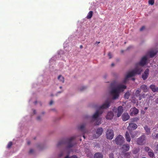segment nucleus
<instances>
[{"label": "nucleus", "mask_w": 158, "mask_h": 158, "mask_svg": "<svg viewBox=\"0 0 158 158\" xmlns=\"http://www.w3.org/2000/svg\"><path fill=\"white\" fill-rule=\"evenodd\" d=\"M148 155L151 157H153L154 156V153L152 150H151L150 151L148 152Z\"/></svg>", "instance_id": "24"}, {"label": "nucleus", "mask_w": 158, "mask_h": 158, "mask_svg": "<svg viewBox=\"0 0 158 158\" xmlns=\"http://www.w3.org/2000/svg\"><path fill=\"white\" fill-rule=\"evenodd\" d=\"M114 110H116V109H115L114 108V109H113V111H114Z\"/></svg>", "instance_id": "60"}, {"label": "nucleus", "mask_w": 158, "mask_h": 158, "mask_svg": "<svg viewBox=\"0 0 158 158\" xmlns=\"http://www.w3.org/2000/svg\"><path fill=\"white\" fill-rule=\"evenodd\" d=\"M146 140V136L144 135H143L137 139L136 140V143L139 145H143L145 144Z\"/></svg>", "instance_id": "6"}, {"label": "nucleus", "mask_w": 158, "mask_h": 158, "mask_svg": "<svg viewBox=\"0 0 158 158\" xmlns=\"http://www.w3.org/2000/svg\"><path fill=\"white\" fill-rule=\"evenodd\" d=\"M149 87L153 92H158V87H156L155 85L152 84Z\"/></svg>", "instance_id": "15"}, {"label": "nucleus", "mask_w": 158, "mask_h": 158, "mask_svg": "<svg viewBox=\"0 0 158 158\" xmlns=\"http://www.w3.org/2000/svg\"><path fill=\"white\" fill-rule=\"evenodd\" d=\"M75 139V137L73 136L66 139V141L68 144L67 148H72L76 144Z\"/></svg>", "instance_id": "4"}, {"label": "nucleus", "mask_w": 158, "mask_h": 158, "mask_svg": "<svg viewBox=\"0 0 158 158\" xmlns=\"http://www.w3.org/2000/svg\"><path fill=\"white\" fill-rule=\"evenodd\" d=\"M132 80L133 81H135V78H132Z\"/></svg>", "instance_id": "56"}, {"label": "nucleus", "mask_w": 158, "mask_h": 158, "mask_svg": "<svg viewBox=\"0 0 158 158\" xmlns=\"http://www.w3.org/2000/svg\"><path fill=\"white\" fill-rule=\"evenodd\" d=\"M145 98V94H140L139 96V100H141L142 98Z\"/></svg>", "instance_id": "31"}, {"label": "nucleus", "mask_w": 158, "mask_h": 158, "mask_svg": "<svg viewBox=\"0 0 158 158\" xmlns=\"http://www.w3.org/2000/svg\"><path fill=\"white\" fill-rule=\"evenodd\" d=\"M147 109V107H145L144 109L145 110H146Z\"/></svg>", "instance_id": "58"}, {"label": "nucleus", "mask_w": 158, "mask_h": 158, "mask_svg": "<svg viewBox=\"0 0 158 158\" xmlns=\"http://www.w3.org/2000/svg\"><path fill=\"white\" fill-rule=\"evenodd\" d=\"M30 143H31V142H30V141H28L27 142V144H28V145H29V144H30Z\"/></svg>", "instance_id": "49"}, {"label": "nucleus", "mask_w": 158, "mask_h": 158, "mask_svg": "<svg viewBox=\"0 0 158 158\" xmlns=\"http://www.w3.org/2000/svg\"><path fill=\"white\" fill-rule=\"evenodd\" d=\"M108 56L109 57V59H111V58L112 57V55L111 53L110 52H109L108 53Z\"/></svg>", "instance_id": "38"}, {"label": "nucleus", "mask_w": 158, "mask_h": 158, "mask_svg": "<svg viewBox=\"0 0 158 158\" xmlns=\"http://www.w3.org/2000/svg\"><path fill=\"white\" fill-rule=\"evenodd\" d=\"M100 43V42L96 41V44H99Z\"/></svg>", "instance_id": "52"}, {"label": "nucleus", "mask_w": 158, "mask_h": 158, "mask_svg": "<svg viewBox=\"0 0 158 158\" xmlns=\"http://www.w3.org/2000/svg\"><path fill=\"white\" fill-rule=\"evenodd\" d=\"M140 91L138 90H137L135 93V96L136 97L139 96L140 95Z\"/></svg>", "instance_id": "29"}, {"label": "nucleus", "mask_w": 158, "mask_h": 158, "mask_svg": "<svg viewBox=\"0 0 158 158\" xmlns=\"http://www.w3.org/2000/svg\"><path fill=\"white\" fill-rule=\"evenodd\" d=\"M148 3L149 4L152 5L154 4V0H149Z\"/></svg>", "instance_id": "33"}, {"label": "nucleus", "mask_w": 158, "mask_h": 158, "mask_svg": "<svg viewBox=\"0 0 158 158\" xmlns=\"http://www.w3.org/2000/svg\"><path fill=\"white\" fill-rule=\"evenodd\" d=\"M124 158H130V153L129 152L126 153L124 155Z\"/></svg>", "instance_id": "28"}, {"label": "nucleus", "mask_w": 158, "mask_h": 158, "mask_svg": "<svg viewBox=\"0 0 158 158\" xmlns=\"http://www.w3.org/2000/svg\"><path fill=\"white\" fill-rule=\"evenodd\" d=\"M33 113H34V114H36V110H33Z\"/></svg>", "instance_id": "50"}, {"label": "nucleus", "mask_w": 158, "mask_h": 158, "mask_svg": "<svg viewBox=\"0 0 158 158\" xmlns=\"http://www.w3.org/2000/svg\"><path fill=\"white\" fill-rule=\"evenodd\" d=\"M135 129H131V130L129 131L130 134L132 138H134L135 136H137V133H138V132H135L134 130Z\"/></svg>", "instance_id": "14"}, {"label": "nucleus", "mask_w": 158, "mask_h": 158, "mask_svg": "<svg viewBox=\"0 0 158 158\" xmlns=\"http://www.w3.org/2000/svg\"><path fill=\"white\" fill-rule=\"evenodd\" d=\"M137 125L136 124L134 123H129L127 128H137Z\"/></svg>", "instance_id": "18"}, {"label": "nucleus", "mask_w": 158, "mask_h": 158, "mask_svg": "<svg viewBox=\"0 0 158 158\" xmlns=\"http://www.w3.org/2000/svg\"><path fill=\"white\" fill-rule=\"evenodd\" d=\"M33 150L32 149H31L29 151V152L30 153H33Z\"/></svg>", "instance_id": "46"}, {"label": "nucleus", "mask_w": 158, "mask_h": 158, "mask_svg": "<svg viewBox=\"0 0 158 158\" xmlns=\"http://www.w3.org/2000/svg\"><path fill=\"white\" fill-rule=\"evenodd\" d=\"M58 79L61 82L63 83H64V78L61 75H60L58 77Z\"/></svg>", "instance_id": "23"}, {"label": "nucleus", "mask_w": 158, "mask_h": 158, "mask_svg": "<svg viewBox=\"0 0 158 158\" xmlns=\"http://www.w3.org/2000/svg\"><path fill=\"white\" fill-rule=\"evenodd\" d=\"M64 152H61L59 154V157H61L64 154Z\"/></svg>", "instance_id": "44"}, {"label": "nucleus", "mask_w": 158, "mask_h": 158, "mask_svg": "<svg viewBox=\"0 0 158 158\" xmlns=\"http://www.w3.org/2000/svg\"><path fill=\"white\" fill-rule=\"evenodd\" d=\"M103 155L99 152L96 153L94 155V158H103Z\"/></svg>", "instance_id": "19"}, {"label": "nucleus", "mask_w": 158, "mask_h": 158, "mask_svg": "<svg viewBox=\"0 0 158 158\" xmlns=\"http://www.w3.org/2000/svg\"><path fill=\"white\" fill-rule=\"evenodd\" d=\"M155 102L157 104H158V98H156L155 100Z\"/></svg>", "instance_id": "48"}, {"label": "nucleus", "mask_w": 158, "mask_h": 158, "mask_svg": "<svg viewBox=\"0 0 158 158\" xmlns=\"http://www.w3.org/2000/svg\"><path fill=\"white\" fill-rule=\"evenodd\" d=\"M103 132V129H97L96 132V135L94 136L95 138L99 137L102 134Z\"/></svg>", "instance_id": "16"}, {"label": "nucleus", "mask_w": 158, "mask_h": 158, "mask_svg": "<svg viewBox=\"0 0 158 158\" xmlns=\"http://www.w3.org/2000/svg\"><path fill=\"white\" fill-rule=\"evenodd\" d=\"M145 29V27L144 26H142L141 28L140 29V31H143V30H144Z\"/></svg>", "instance_id": "43"}, {"label": "nucleus", "mask_w": 158, "mask_h": 158, "mask_svg": "<svg viewBox=\"0 0 158 158\" xmlns=\"http://www.w3.org/2000/svg\"><path fill=\"white\" fill-rule=\"evenodd\" d=\"M64 158H77V156H72L71 157H69V155L67 156L66 157H64Z\"/></svg>", "instance_id": "36"}, {"label": "nucleus", "mask_w": 158, "mask_h": 158, "mask_svg": "<svg viewBox=\"0 0 158 158\" xmlns=\"http://www.w3.org/2000/svg\"><path fill=\"white\" fill-rule=\"evenodd\" d=\"M156 149L157 151H158V144L156 146Z\"/></svg>", "instance_id": "51"}, {"label": "nucleus", "mask_w": 158, "mask_h": 158, "mask_svg": "<svg viewBox=\"0 0 158 158\" xmlns=\"http://www.w3.org/2000/svg\"><path fill=\"white\" fill-rule=\"evenodd\" d=\"M139 110L134 107L131 108L130 110L129 114L131 116H133L139 113Z\"/></svg>", "instance_id": "8"}, {"label": "nucleus", "mask_w": 158, "mask_h": 158, "mask_svg": "<svg viewBox=\"0 0 158 158\" xmlns=\"http://www.w3.org/2000/svg\"><path fill=\"white\" fill-rule=\"evenodd\" d=\"M86 89V87L85 86H83L80 89V91H82L83 90L85 89Z\"/></svg>", "instance_id": "39"}, {"label": "nucleus", "mask_w": 158, "mask_h": 158, "mask_svg": "<svg viewBox=\"0 0 158 158\" xmlns=\"http://www.w3.org/2000/svg\"><path fill=\"white\" fill-rule=\"evenodd\" d=\"M126 88V86L123 85H118L116 87L112 89L110 91L111 94L113 95V98L115 99L117 98L119 96L120 92L123 91L124 89Z\"/></svg>", "instance_id": "3"}, {"label": "nucleus", "mask_w": 158, "mask_h": 158, "mask_svg": "<svg viewBox=\"0 0 158 158\" xmlns=\"http://www.w3.org/2000/svg\"><path fill=\"white\" fill-rule=\"evenodd\" d=\"M83 137L84 138V139L85 138V136L84 135H83Z\"/></svg>", "instance_id": "57"}, {"label": "nucleus", "mask_w": 158, "mask_h": 158, "mask_svg": "<svg viewBox=\"0 0 158 158\" xmlns=\"http://www.w3.org/2000/svg\"><path fill=\"white\" fill-rule=\"evenodd\" d=\"M110 100L106 101L102 106L99 107V110H97L95 114L93 115L92 118L94 120L96 121L95 124V125H99L101 123V119L98 118L100 115L103 113V109H106L110 106Z\"/></svg>", "instance_id": "2"}, {"label": "nucleus", "mask_w": 158, "mask_h": 158, "mask_svg": "<svg viewBox=\"0 0 158 158\" xmlns=\"http://www.w3.org/2000/svg\"><path fill=\"white\" fill-rule=\"evenodd\" d=\"M130 148V147L129 144L127 143H125L122 146L121 149L122 150L123 152H125L129 151Z\"/></svg>", "instance_id": "9"}, {"label": "nucleus", "mask_w": 158, "mask_h": 158, "mask_svg": "<svg viewBox=\"0 0 158 158\" xmlns=\"http://www.w3.org/2000/svg\"><path fill=\"white\" fill-rule=\"evenodd\" d=\"M146 130V132L147 133V134H149L150 133V129H145Z\"/></svg>", "instance_id": "42"}, {"label": "nucleus", "mask_w": 158, "mask_h": 158, "mask_svg": "<svg viewBox=\"0 0 158 158\" xmlns=\"http://www.w3.org/2000/svg\"><path fill=\"white\" fill-rule=\"evenodd\" d=\"M157 52L150 51L149 52V54L150 55V57L152 58L154 57L156 55Z\"/></svg>", "instance_id": "21"}, {"label": "nucleus", "mask_w": 158, "mask_h": 158, "mask_svg": "<svg viewBox=\"0 0 158 158\" xmlns=\"http://www.w3.org/2000/svg\"><path fill=\"white\" fill-rule=\"evenodd\" d=\"M140 88L144 92H147L148 91V88L147 86L145 85H143L140 86Z\"/></svg>", "instance_id": "17"}, {"label": "nucleus", "mask_w": 158, "mask_h": 158, "mask_svg": "<svg viewBox=\"0 0 158 158\" xmlns=\"http://www.w3.org/2000/svg\"><path fill=\"white\" fill-rule=\"evenodd\" d=\"M106 138L110 140L112 139L114 136L113 131L112 129H108L106 132Z\"/></svg>", "instance_id": "7"}, {"label": "nucleus", "mask_w": 158, "mask_h": 158, "mask_svg": "<svg viewBox=\"0 0 158 158\" xmlns=\"http://www.w3.org/2000/svg\"><path fill=\"white\" fill-rule=\"evenodd\" d=\"M93 12L92 11H90L87 16L86 18L87 19H91L93 15Z\"/></svg>", "instance_id": "22"}, {"label": "nucleus", "mask_w": 158, "mask_h": 158, "mask_svg": "<svg viewBox=\"0 0 158 158\" xmlns=\"http://www.w3.org/2000/svg\"><path fill=\"white\" fill-rule=\"evenodd\" d=\"M114 63H113L111 64V66H114Z\"/></svg>", "instance_id": "55"}, {"label": "nucleus", "mask_w": 158, "mask_h": 158, "mask_svg": "<svg viewBox=\"0 0 158 158\" xmlns=\"http://www.w3.org/2000/svg\"><path fill=\"white\" fill-rule=\"evenodd\" d=\"M58 93H61V92H58Z\"/></svg>", "instance_id": "62"}, {"label": "nucleus", "mask_w": 158, "mask_h": 158, "mask_svg": "<svg viewBox=\"0 0 158 158\" xmlns=\"http://www.w3.org/2000/svg\"><path fill=\"white\" fill-rule=\"evenodd\" d=\"M114 116V114L112 112L110 111L106 115V118L107 119H111L113 118Z\"/></svg>", "instance_id": "13"}, {"label": "nucleus", "mask_w": 158, "mask_h": 158, "mask_svg": "<svg viewBox=\"0 0 158 158\" xmlns=\"http://www.w3.org/2000/svg\"><path fill=\"white\" fill-rule=\"evenodd\" d=\"M144 149L145 151L148 152L152 150L149 147H145L144 148Z\"/></svg>", "instance_id": "30"}, {"label": "nucleus", "mask_w": 158, "mask_h": 158, "mask_svg": "<svg viewBox=\"0 0 158 158\" xmlns=\"http://www.w3.org/2000/svg\"><path fill=\"white\" fill-rule=\"evenodd\" d=\"M123 111V107L121 106H118L117 108V117H120L122 115Z\"/></svg>", "instance_id": "10"}, {"label": "nucleus", "mask_w": 158, "mask_h": 158, "mask_svg": "<svg viewBox=\"0 0 158 158\" xmlns=\"http://www.w3.org/2000/svg\"><path fill=\"white\" fill-rule=\"evenodd\" d=\"M139 118L138 117H135L133 119L132 121L133 122H137L139 120Z\"/></svg>", "instance_id": "34"}, {"label": "nucleus", "mask_w": 158, "mask_h": 158, "mask_svg": "<svg viewBox=\"0 0 158 158\" xmlns=\"http://www.w3.org/2000/svg\"><path fill=\"white\" fill-rule=\"evenodd\" d=\"M87 155L88 156L91 157V156H92V154L91 153L89 152L88 154H87Z\"/></svg>", "instance_id": "45"}, {"label": "nucleus", "mask_w": 158, "mask_h": 158, "mask_svg": "<svg viewBox=\"0 0 158 158\" xmlns=\"http://www.w3.org/2000/svg\"><path fill=\"white\" fill-rule=\"evenodd\" d=\"M62 88V86H60V89H61Z\"/></svg>", "instance_id": "59"}, {"label": "nucleus", "mask_w": 158, "mask_h": 158, "mask_svg": "<svg viewBox=\"0 0 158 158\" xmlns=\"http://www.w3.org/2000/svg\"><path fill=\"white\" fill-rule=\"evenodd\" d=\"M12 145V143L11 142H10L8 144L7 147L8 148H10L11 147Z\"/></svg>", "instance_id": "32"}, {"label": "nucleus", "mask_w": 158, "mask_h": 158, "mask_svg": "<svg viewBox=\"0 0 158 158\" xmlns=\"http://www.w3.org/2000/svg\"><path fill=\"white\" fill-rule=\"evenodd\" d=\"M125 137L126 140L128 142H130L131 139L128 132L126 131V132Z\"/></svg>", "instance_id": "20"}, {"label": "nucleus", "mask_w": 158, "mask_h": 158, "mask_svg": "<svg viewBox=\"0 0 158 158\" xmlns=\"http://www.w3.org/2000/svg\"><path fill=\"white\" fill-rule=\"evenodd\" d=\"M80 48H83V46H82V45H80Z\"/></svg>", "instance_id": "54"}, {"label": "nucleus", "mask_w": 158, "mask_h": 158, "mask_svg": "<svg viewBox=\"0 0 158 158\" xmlns=\"http://www.w3.org/2000/svg\"><path fill=\"white\" fill-rule=\"evenodd\" d=\"M114 141L117 145H122L124 143V139L122 135H119L116 138Z\"/></svg>", "instance_id": "5"}, {"label": "nucleus", "mask_w": 158, "mask_h": 158, "mask_svg": "<svg viewBox=\"0 0 158 158\" xmlns=\"http://www.w3.org/2000/svg\"><path fill=\"white\" fill-rule=\"evenodd\" d=\"M152 136L154 139L158 138V133L157 134L156 136H155V135L152 134Z\"/></svg>", "instance_id": "35"}, {"label": "nucleus", "mask_w": 158, "mask_h": 158, "mask_svg": "<svg viewBox=\"0 0 158 158\" xmlns=\"http://www.w3.org/2000/svg\"><path fill=\"white\" fill-rule=\"evenodd\" d=\"M81 129V131H84L85 130V129Z\"/></svg>", "instance_id": "53"}, {"label": "nucleus", "mask_w": 158, "mask_h": 158, "mask_svg": "<svg viewBox=\"0 0 158 158\" xmlns=\"http://www.w3.org/2000/svg\"><path fill=\"white\" fill-rule=\"evenodd\" d=\"M99 128L102 129V128L101 127V128Z\"/></svg>", "instance_id": "63"}, {"label": "nucleus", "mask_w": 158, "mask_h": 158, "mask_svg": "<svg viewBox=\"0 0 158 158\" xmlns=\"http://www.w3.org/2000/svg\"><path fill=\"white\" fill-rule=\"evenodd\" d=\"M149 70L148 69H146L144 73L142 74V77L143 80H146L148 77L149 75Z\"/></svg>", "instance_id": "11"}, {"label": "nucleus", "mask_w": 158, "mask_h": 158, "mask_svg": "<svg viewBox=\"0 0 158 158\" xmlns=\"http://www.w3.org/2000/svg\"><path fill=\"white\" fill-rule=\"evenodd\" d=\"M109 158H114V154L113 153H110L109 155Z\"/></svg>", "instance_id": "40"}, {"label": "nucleus", "mask_w": 158, "mask_h": 158, "mask_svg": "<svg viewBox=\"0 0 158 158\" xmlns=\"http://www.w3.org/2000/svg\"><path fill=\"white\" fill-rule=\"evenodd\" d=\"M147 58L144 56L142 58L140 62L135 64V67L132 71L129 72L126 77L124 80V82L125 83L129 78L132 77L136 74H140L142 71L141 66H144L147 62Z\"/></svg>", "instance_id": "1"}, {"label": "nucleus", "mask_w": 158, "mask_h": 158, "mask_svg": "<svg viewBox=\"0 0 158 158\" xmlns=\"http://www.w3.org/2000/svg\"><path fill=\"white\" fill-rule=\"evenodd\" d=\"M139 151V148H135L134 149L133 153L134 154H136Z\"/></svg>", "instance_id": "27"}, {"label": "nucleus", "mask_w": 158, "mask_h": 158, "mask_svg": "<svg viewBox=\"0 0 158 158\" xmlns=\"http://www.w3.org/2000/svg\"><path fill=\"white\" fill-rule=\"evenodd\" d=\"M65 143V141L64 139H62L59 141L58 143V146H59L60 145H62Z\"/></svg>", "instance_id": "25"}, {"label": "nucleus", "mask_w": 158, "mask_h": 158, "mask_svg": "<svg viewBox=\"0 0 158 158\" xmlns=\"http://www.w3.org/2000/svg\"><path fill=\"white\" fill-rule=\"evenodd\" d=\"M44 112H43V113H42V114L43 115H44Z\"/></svg>", "instance_id": "61"}, {"label": "nucleus", "mask_w": 158, "mask_h": 158, "mask_svg": "<svg viewBox=\"0 0 158 158\" xmlns=\"http://www.w3.org/2000/svg\"><path fill=\"white\" fill-rule=\"evenodd\" d=\"M130 94L129 92H126L124 94V97L125 98L128 99Z\"/></svg>", "instance_id": "26"}, {"label": "nucleus", "mask_w": 158, "mask_h": 158, "mask_svg": "<svg viewBox=\"0 0 158 158\" xmlns=\"http://www.w3.org/2000/svg\"><path fill=\"white\" fill-rule=\"evenodd\" d=\"M37 120L39 121H41L42 120V117L40 116H38L37 117Z\"/></svg>", "instance_id": "41"}, {"label": "nucleus", "mask_w": 158, "mask_h": 158, "mask_svg": "<svg viewBox=\"0 0 158 158\" xmlns=\"http://www.w3.org/2000/svg\"><path fill=\"white\" fill-rule=\"evenodd\" d=\"M85 125L84 124H82L78 127V128H85Z\"/></svg>", "instance_id": "37"}, {"label": "nucleus", "mask_w": 158, "mask_h": 158, "mask_svg": "<svg viewBox=\"0 0 158 158\" xmlns=\"http://www.w3.org/2000/svg\"><path fill=\"white\" fill-rule=\"evenodd\" d=\"M122 119L124 121H126L130 118V116L127 113H124L122 115Z\"/></svg>", "instance_id": "12"}, {"label": "nucleus", "mask_w": 158, "mask_h": 158, "mask_svg": "<svg viewBox=\"0 0 158 158\" xmlns=\"http://www.w3.org/2000/svg\"><path fill=\"white\" fill-rule=\"evenodd\" d=\"M53 101L52 100H51L50 102L49 105H52V104L53 103Z\"/></svg>", "instance_id": "47"}]
</instances>
